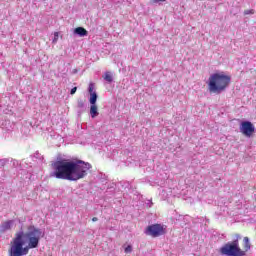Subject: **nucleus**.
Masks as SVG:
<instances>
[{"label": "nucleus", "mask_w": 256, "mask_h": 256, "mask_svg": "<svg viewBox=\"0 0 256 256\" xmlns=\"http://www.w3.org/2000/svg\"><path fill=\"white\" fill-rule=\"evenodd\" d=\"M41 229L35 226H29L28 232H17L15 237L11 240L8 249L9 256H24L29 254V249H37L39 241L41 240Z\"/></svg>", "instance_id": "f257e3e1"}, {"label": "nucleus", "mask_w": 256, "mask_h": 256, "mask_svg": "<svg viewBox=\"0 0 256 256\" xmlns=\"http://www.w3.org/2000/svg\"><path fill=\"white\" fill-rule=\"evenodd\" d=\"M53 169L51 177H55V179L79 181V179L87 177V172L91 169V165L83 161L59 160L53 164Z\"/></svg>", "instance_id": "f03ea898"}, {"label": "nucleus", "mask_w": 256, "mask_h": 256, "mask_svg": "<svg viewBox=\"0 0 256 256\" xmlns=\"http://www.w3.org/2000/svg\"><path fill=\"white\" fill-rule=\"evenodd\" d=\"M235 240L232 242H227L224 246L220 248V255L227 256H245L247 251L251 249V242H249V237L243 238V249L239 246V240L241 239V235L235 234Z\"/></svg>", "instance_id": "7ed1b4c3"}, {"label": "nucleus", "mask_w": 256, "mask_h": 256, "mask_svg": "<svg viewBox=\"0 0 256 256\" xmlns=\"http://www.w3.org/2000/svg\"><path fill=\"white\" fill-rule=\"evenodd\" d=\"M231 83V76L223 73H214L208 79V91L210 93H223Z\"/></svg>", "instance_id": "20e7f679"}, {"label": "nucleus", "mask_w": 256, "mask_h": 256, "mask_svg": "<svg viewBox=\"0 0 256 256\" xmlns=\"http://www.w3.org/2000/svg\"><path fill=\"white\" fill-rule=\"evenodd\" d=\"M146 235L150 237H161V235H165L166 229L164 225L161 224H152L146 228Z\"/></svg>", "instance_id": "39448f33"}, {"label": "nucleus", "mask_w": 256, "mask_h": 256, "mask_svg": "<svg viewBox=\"0 0 256 256\" xmlns=\"http://www.w3.org/2000/svg\"><path fill=\"white\" fill-rule=\"evenodd\" d=\"M240 133H242L244 137H253V133H255V126L249 121H243L240 124Z\"/></svg>", "instance_id": "423d86ee"}, {"label": "nucleus", "mask_w": 256, "mask_h": 256, "mask_svg": "<svg viewBox=\"0 0 256 256\" xmlns=\"http://www.w3.org/2000/svg\"><path fill=\"white\" fill-rule=\"evenodd\" d=\"M94 89H95V84L93 83H90L89 84V88H88V91H89V94H90V105H96L97 104V92H94Z\"/></svg>", "instance_id": "0eeeda50"}, {"label": "nucleus", "mask_w": 256, "mask_h": 256, "mask_svg": "<svg viewBox=\"0 0 256 256\" xmlns=\"http://www.w3.org/2000/svg\"><path fill=\"white\" fill-rule=\"evenodd\" d=\"M11 227H13V220H7L2 223L1 225V233H5V231L11 230Z\"/></svg>", "instance_id": "6e6552de"}, {"label": "nucleus", "mask_w": 256, "mask_h": 256, "mask_svg": "<svg viewBox=\"0 0 256 256\" xmlns=\"http://www.w3.org/2000/svg\"><path fill=\"white\" fill-rule=\"evenodd\" d=\"M74 33L76 35H79L80 37H87V35H88L87 30L85 28H83V27L75 28Z\"/></svg>", "instance_id": "1a4fd4ad"}, {"label": "nucleus", "mask_w": 256, "mask_h": 256, "mask_svg": "<svg viewBox=\"0 0 256 256\" xmlns=\"http://www.w3.org/2000/svg\"><path fill=\"white\" fill-rule=\"evenodd\" d=\"M90 115H91L92 119H95V117H97V115H99L97 104H91Z\"/></svg>", "instance_id": "9d476101"}, {"label": "nucleus", "mask_w": 256, "mask_h": 256, "mask_svg": "<svg viewBox=\"0 0 256 256\" xmlns=\"http://www.w3.org/2000/svg\"><path fill=\"white\" fill-rule=\"evenodd\" d=\"M107 83H113V75H111V72H105V74L102 76Z\"/></svg>", "instance_id": "9b49d317"}, {"label": "nucleus", "mask_w": 256, "mask_h": 256, "mask_svg": "<svg viewBox=\"0 0 256 256\" xmlns=\"http://www.w3.org/2000/svg\"><path fill=\"white\" fill-rule=\"evenodd\" d=\"M254 14H255V10H253V9H249V10L244 11V15H254Z\"/></svg>", "instance_id": "f8f14e48"}, {"label": "nucleus", "mask_w": 256, "mask_h": 256, "mask_svg": "<svg viewBox=\"0 0 256 256\" xmlns=\"http://www.w3.org/2000/svg\"><path fill=\"white\" fill-rule=\"evenodd\" d=\"M57 41H59V32L54 33L53 43H57Z\"/></svg>", "instance_id": "ddd939ff"}, {"label": "nucleus", "mask_w": 256, "mask_h": 256, "mask_svg": "<svg viewBox=\"0 0 256 256\" xmlns=\"http://www.w3.org/2000/svg\"><path fill=\"white\" fill-rule=\"evenodd\" d=\"M83 107H85V102L83 100H79L78 101V108L83 109Z\"/></svg>", "instance_id": "4468645a"}, {"label": "nucleus", "mask_w": 256, "mask_h": 256, "mask_svg": "<svg viewBox=\"0 0 256 256\" xmlns=\"http://www.w3.org/2000/svg\"><path fill=\"white\" fill-rule=\"evenodd\" d=\"M124 251L125 253H131V251H133V247H131V245H128Z\"/></svg>", "instance_id": "2eb2a0df"}, {"label": "nucleus", "mask_w": 256, "mask_h": 256, "mask_svg": "<svg viewBox=\"0 0 256 256\" xmlns=\"http://www.w3.org/2000/svg\"><path fill=\"white\" fill-rule=\"evenodd\" d=\"M75 93H77V87L72 88L70 91L71 95H75Z\"/></svg>", "instance_id": "dca6fc26"}, {"label": "nucleus", "mask_w": 256, "mask_h": 256, "mask_svg": "<svg viewBox=\"0 0 256 256\" xmlns=\"http://www.w3.org/2000/svg\"><path fill=\"white\" fill-rule=\"evenodd\" d=\"M92 221L95 223L96 221H99V218L93 217V218H92Z\"/></svg>", "instance_id": "f3484780"}]
</instances>
